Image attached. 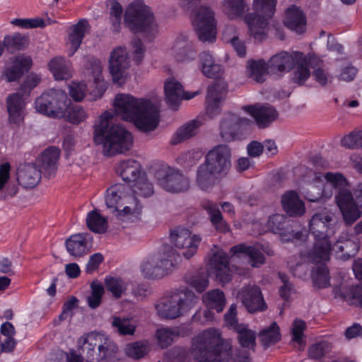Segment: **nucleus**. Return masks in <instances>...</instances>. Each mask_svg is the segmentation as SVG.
<instances>
[{
    "label": "nucleus",
    "mask_w": 362,
    "mask_h": 362,
    "mask_svg": "<svg viewBox=\"0 0 362 362\" xmlns=\"http://www.w3.org/2000/svg\"><path fill=\"white\" fill-rule=\"evenodd\" d=\"M344 298L350 305L362 308V286L358 285L352 286L344 295Z\"/></svg>",
    "instance_id": "nucleus-60"
},
{
    "label": "nucleus",
    "mask_w": 362,
    "mask_h": 362,
    "mask_svg": "<svg viewBox=\"0 0 362 362\" xmlns=\"http://www.w3.org/2000/svg\"><path fill=\"white\" fill-rule=\"evenodd\" d=\"M362 141V132H352L350 134L344 136L341 141V144L343 146L354 149L361 148Z\"/></svg>",
    "instance_id": "nucleus-61"
},
{
    "label": "nucleus",
    "mask_w": 362,
    "mask_h": 362,
    "mask_svg": "<svg viewBox=\"0 0 362 362\" xmlns=\"http://www.w3.org/2000/svg\"><path fill=\"white\" fill-rule=\"evenodd\" d=\"M241 300L249 313H254L267 309L262 291L257 286H248L243 289Z\"/></svg>",
    "instance_id": "nucleus-25"
},
{
    "label": "nucleus",
    "mask_w": 362,
    "mask_h": 362,
    "mask_svg": "<svg viewBox=\"0 0 362 362\" xmlns=\"http://www.w3.org/2000/svg\"><path fill=\"white\" fill-rule=\"evenodd\" d=\"M243 109L255 119L259 128L267 127L278 116L277 111L269 105H245Z\"/></svg>",
    "instance_id": "nucleus-27"
},
{
    "label": "nucleus",
    "mask_w": 362,
    "mask_h": 362,
    "mask_svg": "<svg viewBox=\"0 0 362 362\" xmlns=\"http://www.w3.org/2000/svg\"><path fill=\"white\" fill-rule=\"evenodd\" d=\"M113 114L104 112L93 125V139L102 146L104 155L112 156L129 151L133 144L132 134L119 124L112 123Z\"/></svg>",
    "instance_id": "nucleus-2"
},
{
    "label": "nucleus",
    "mask_w": 362,
    "mask_h": 362,
    "mask_svg": "<svg viewBox=\"0 0 362 362\" xmlns=\"http://www.w3.org/2000/svg\"><path fill=\"white\" fill-rule=\"evenodd\" d=\"M322 61L315 57H307L301 52H296L293 81L298 85H303L310 76L309 67L315 69L319 66Z\"/></svg>",
    "instance_id": "nucleus-20"
},
{
    "label": "nucleus",
    "mask_w": 362,
    "mask_h": 362,
    "mask_svg": "<svg viewBox=\"0 0 362 362\" xmlns=\"http://www.w3.org/2000/svg\"><path fill=\"white\" fill-rule=\"evenodd\" d=\"M222 177L209 168L205 163L201 164L197 170L196 184L203 191L211 189Z\"/></svg>",
    "instance_id": "nucleus-36"
},
{
    "label": "nucleus",
    "mask_w": 362,
    "mask_h": 362,
    "mask_svg": "<svg viewBox=\"0 0 362 362\" xmlns=\"http://www.w3.org/2000/svg\"><path fill=\"white\" fill-rule=\"evenodd\" d=\"M129 188L132 194L136 197V196L148 197L154 192L153 185L148 182L145 174H143Z\"/></svg>",
    "instance_id": "nucleus-46"
},
{
    "label": "nucleus",
    "mask_w": 362,
    "mask_h": 362,
    "mask_svg": "<svg viewBox=\"0 0 362 362\" xmlns=\"http://www.w3.org/2000/svg\"><path fill=\"white\" fill-rule=\"evenodd\" d=\"M78 350L84 355L86 362H116L117 345L110 338L99 333L90 332L78 341Z\"/></svg>",
    "instance_id": "nucleus-5"
},
{
    "label": "nucleus",
    "mask_w": 362,
    "mask_h": 362,
    "mask_svg": "<svg viewBox=\"0 0 362 362\" xmlns=\"http://www.w3.org/2000/svg\"><path fill=\"white\" fill-rule=\"evenodd\" d=\"M198 297L188 289H177L160 298L155 304L157 315L165 320H175L194 306Z\"/></svg>",
    "instance_id": "nucleus-8"
},
{
    "label": "nucleus",
    "mask_w": 362,
    "mask_h": 362,
    "mask_svg": "<svg viewBox=\"0 0 362 362\" xmlns=\"http://www.w3.org/2000/svg\"><path fill=\"white\" fill-rule=\"evenodd\" d=\"M180 335L178 328L162 327L156 330L158 344L161 349L170 346L176 337Z\"/></svg>",
    "instance_id": "nucleus-48"
},
{
    "label": "nucleus",
    "mask_w": 362,
    "mask_h": 362,
    "mask_svg": "<svg viewBox=\"0 0 362 362\" xmlns=\"http://www.w3.org/2000/svg\"><path fill=\"white\" fill-rule=\"evenodd\" d=\"M311 276L314 286L317 288H327L330 285L329 271L325 264L317 267Z\"/></svg>",
    "instance_id": "nucleus-50"
},
{
    "label": "nucleus",
    "mask_w": 362,
    "mask_h": 362,
    "mask_svg": "<svg viewBox=\"0 0 362 362\" xmlns=\"http://www.w3.org/2000/svg\"><path fill=\"white\" fill-rule=\"evenodd\" d=\"M148 344L145 341H138L126 346V354L132 358L140 359L144 357L148 352Z\"/></svg>",
    "instance_id": "nucleus-52"
},
{
    "label": "nucleus",
    "mask_w": 362,
    "mask_h": 362,
    "mask_svg": "<svg viewBox=\"0 0 362 362\" xmlns=\"http://www.w3.org/2000/svg\"><path fill=\"white\" fill-rule=\"evenodd\" d=\"M32 64V59L30 57H17L13 60L12 65L4 70L3 76L8 82L16 81L22 77L24 73L30 69Z\"/></svg>",
    "instance_id": "nucleus-34"
},
{
    "label": "nucleus",
    "mask_w": 362,
    "mask_h": 362,
    "mask_svg": "<svg viewBox=\"0 0 362 362\" xmlns=\"http://www.w3.org/2000/svg\"><path fill=\"white\" fill-rule=\"evenodd\" d=\"M164 91L168 105L173 110H177L182 100H189L198 94V92H185L182 85L170 78L165 83Z\"/></svg>",
    "instance_id": "nucleus-23"
},
{
    "label": "nucleus",
    "mask_w": 362,
    "mask_h": 362,
    "mask_svg": "<svg viewBox=\"0 0 362 362\" xmlns=\"http://www.w3.org/2000/svg\"><path fill=\"white\" fill-rule=\"evenodd\" d=\"M209 264L216 274V281L225 285L232 279L229 267V259L223 251L214 252L210 258Z\"/></svg>",
    "instance_id": "nucleus-24"
},
{
    "label": "nucleus",
    "mask_w": 362,
    "mask_h": 362,
    "mask_svg": "<svg viewBox=\"0 0 362 362\" xmlns=\"http://www.w3.org/2000/svg\"><path fill=\"white\" fill-rule=\"evenodd\" d=\"M335 199L346 225H352L361 216L356 199L348 189H340L335 196Z\"/></svg>",
    "instance_id": "nucleus-19"
},
{
    "label": "nucleus",
    "mask_w": 362,
    "mask_h": 362,
    "mask_svg": "<svg viewBox=\"0 0 362 362\" xmlns=\"http://www.w3.org/2000/svg\"><path fill=\"white\" fill-rule=\"evenodd\" d=\"M325 179L334 188L346 189L349 183L346 177L341 173L327 172L325 174Z\"/></svg>",
    "instance_id": "nucleus-59"
},
{
    "label": "nucleus",
    "mask_w": 362,
    "mask_h": 362,
    "mask_svg": "<svg viewBox=\"0 0 362 362\" xmlns=\"http://www.w3.org/2000/svg\"><path fill=\"white\" fill-rule=\"evenodd\" d=\"M155 177L158 185L170 193L184 192L189 187L188 178L180 170L168 165L156 170Z\"/></svg>",
    "instance_id": "nucleus-15"
},
{
    "label": "nucleus",
    "mask_w": 362,
    "mask_h": 362,
    "mask_svg": "<svg viewBox=\"0 0 362 362\" xmlns=\"http://www.w3.org/2000/svg\"><path fill=\"white\" fill-rule=\"evenodd\" d=\"M107 289L116 298H120L126 290V284L121 278L108 276L105 279Z\"/></svg>",
    "instance_id": "nucleus-54"
},
{
    "label": "nucleus",
    "mask_w": 362,
    "mask_h": 362,
    "mask_svg": "<svg viewBox=\"0 0 362 362\" xmlns=\"http://www.w3.org/2000/svg\"><path fill=\"white\" fill-rule=\"evenodd\" d=\"M48 66L56 80H65L71 77L65 60L62 57L53 58L49 62Z\"/></svg>",
    "instance_id": "nucleus-47"
},
{
    "label": "nucleus",
    "mask_w": 362,
    "mask_h": 362,
    "mask_svg": "<svg viewBox=\"0 0 362 362\" xmlns=\"http://www.w3.org/2000/svg\"><path fill=\"white\" fill-rule=\"evenodd\" d=\"M230 252L233 256L244 254L249 257V264L255 268L260 267L266 261L264 255L255 246L240 243L231 247Z\"/></svg>",
    "instance_id": "nucleus-32"
},
{
    "label": "nucleus",
    "mask_w": 362,
    "mask_h": 362,
    "mask_svg": "<svg viewBox=\"0 0 362 362\" xmlns=\"http://www.w3.org/2000/svg\"><path fill=\"white\" fill-rule=\"evenodd\" d=\"M200 0H184L182 6L194 13L193 25L202 42H214L216 38V21L214 11L208 6H199Z\"/></svg>",
    "instance_id": "nucleus-10"
},
{
    "label": "nucleus",
    "mask_w": 362,
    "mask_h": 362,
    "mask_svg": "<svg viewBox=\"0 0 362 362\" xmlns=\"http://www.w3.org/2000/svg\"><path fill=\"white\" fill-rule=\"evenodd\" d=\"M67 94L60 89H49L35 101V107L39 113L51 118H62L67 107Z\"/></svg>",
    "instance_id": "nucleus-13"
},
{
    "label": "nucleus",
    "mask_w": 362,
    "mask_h": 362,
    "mask_svg": "<svg viewBox=\"0 0 362 362\" xmlns=\"http://www.w3.org/2000/svg\"><path fill=\"white\" fill-rule=\"evenodd\" d=\"M334 247L343 253L344 259H349L355 256L358 250V244L349 239L344 241L337 240Z\"/></svg>",
    "instance_id": "nucleus-55"
},
{
    "label": "nucleus",
    "mask_w": 362,
    "mask_h": 362,
    "mask_svg": "<svg viewBox=\"0 0 362 362\" xmlns=\"http://www.w3.org/2000/svg\"><path fill=\"white\" fill-rule=\"evenodd\" d=\"M88 228L95 233H104L107 229V221L97 210L88 213L86 217Z\"/></svg>",
    "instance_id": "nucleus-43"
},
{
    "label": "nucleus",
    "mask_w": 362,
    "mask_h": 362,
    "mask_svg": "<svg viewBox=\"0 0 362 362\" xmlns=\"http://www.w3.org/2000/svg\"><path fill=\"white\" fill-rule=\"evenodd\" d=\"M230 148L226 144H219L211 149L205 156L204 163L221 177L227 175L231 167Z\"/></svg>",
    "instance_id": "nucleus-16"
},
{
    "label": "nucleus",
    "mask_w": 362,
    "mask_h": 362,
    "mask_svg": "<svg viewBox=\"0 0 362 362\" xmlns=\"http://www.w3.org/2000/svg\"><path fill=\"white\" fill-rule=\"evenodd\" d=\"M112 326L117 328L120 335H133L136 327L132 325L127 320L122 319L119 317H115L112 321Z\"/></svg>",
    "instance_id": "nucleus-58"
},
{
    "label": "nucleus",
    "mask_w": 362,
    "mask_h": 362,
    "mask_svg": "<svg viewBox=\"0 0 362 362\" xmlns=\"http://www.w3.org/2000/svg\"><path fill=\"white\" fill-rule=\"evenodd\" d=\"M238 334V341L245 349L255 351L256 346V333L249 329L247 325H238L235 331Z\"/></svg>",
    "instance_id": "nucleus-42"
},
{
    "label": "nucleus",
    "mask_w": 362,
    "mask_h": 362,
    "mask_svg": "<svg viewBox=\"0 0 362 362\" xmlns=\"http://www.w3.org/2000/svg\"><path fill=\"white\" fill-rule=\"evenodd\" d=\"M202 74L207 78L216 79L207 89L206 97V112L210 118L218 115L221 112V103L227 92V83L220 78L223 74L222 66L215 63L211 54L208 51L199 54Z\"/></svg>",
    "instance_id": "nucleus-4"
},
{
    "label": "nucleus",
    "mask_w": 362,
    "mask_h": 362,
    "mask_svg": "<svg viewBox=\"0 0 362 362\" xmlns=\"http://www.w3.org/2000/svg\"><path fill=\"white\" fill-rule=\"evenodd\" d=\"M306 329L305 322L302 320L296 319L293 322L291 329L292 340L294 342L300 344L304 336V331Z\"/></svg>",
    "instance_id": "nucleus-63"
},
{
    "label": "nucleus",
    "mask_w": 362,
    "mask_h": 362,
    "mask_svg": "<svg viewBox=\"0 0 362 362\" xmlns=\"http://www.w3.org/2000/svg\"><path fill=\"white\" fill-rule=\"evenodd\" d=\"M11 23L25 29L42 28L45 26L44 20L39 17L35 18H15L11 21Z\"/></svg>",
    "instance_id": "nucleus-57"
},
{
    "label": "nucleus",
    "mask_w": 362,
    "mask_h": 362,
    "mask_svg": "<svg viewBox=\"0 0 362 362\" xmlns=\"http://www.w3.org/2000/svg\"><path fill=\"white\" fill-rule=\"evenodd\" d=\"M90 295L87 298L88 305L92 308L95 309L98 308L102 301V298L104 294V287L102 284L97 281H93L90 284Z\"/></svg>",
    "instance_id": "nucleus-53"
},
{
    "label": "nucleus",
    "mask_w": 362,
    "mask_h": 362,
    "mask_svg": "<svg viewBox=\"0 0 362 362\" xmlns=\"http://www.w3.org/2000/svg\"><path fill=\"white\" fill-rule=\"evenodd\" d=\"M25 95L20 92L9 94L6 98L8 120L11 124H19L24 119L25 110Z\"/></svg>",
    "instance_id": "nucleus-26"
},
{
    "label": "nucleus",
    "mask_w": 362,
    "mask_h": 362,
    "mask_svg": "<svg viewBox=\"0 0 362 362\" xmlns=\"http://www.w3.org/2000/svg\"><path fill=\"white\" fill-rule=\"evenodd\" d=\"M191 353L197 362H225L232 355L231 345L214 327L204 330L193 339Z\"/></svg>",
    "instance_id": "nucleus-3"
},
{
    "label": "nucleus",
    "mask_w": 362,
    "mask_h": 362,
    "mask_svg": "<svg viewBox=\"0 0 362 362\" xmlns=\"http://www.w3.org/2000/svg\"><path fill=\"white\" fill-rule=\"evenodd\" d=\"M170 239L175 247L184 250L182 255L187 259L197 252L202 240L199 235H191L189 230L180 227L171 230Z\"/></svg>",
    "instance_id": "nucleus-17"
},
{
    "label": "nucleus",
    "mask_w": 362,
    "mask_h": 362,
    "mask_svg": "<svg viewBox=\"0 0 362 362\" xmlns=\"http://www.w3.org/2000/svg\"><path fill=\"white\" fill-rule=\"evenodd\" d=\"M41 78L37 74H30L26 76L23 83L21 86V93L28 96L32 90H33L40 82Z\"/></svg>",
    "instance_id": "nucleus-62"
},
{
    "label": "nucleus",
    "mask_w": 362,
    "mask_h": 362,
    "mask_svg": "<svg viewBox=\"0 0 362 362\" xmlns=\"http://www.w3.org/2000/svg\"><path fill=\"white\" fill-rule=\"evenodd\" d=\"M43 172L35 165H28L18 173V180L26 188H33L41 180Z\"/></svg>",
    "instance_id": "nucleus-38"
},
{
    "label": "nucleus",
    "mask_w": 362,
    "mask_h": 362,
    "mask_svg": "<svg viewBox=\"0 0 362 362\" xmlns=\"http://www.w3.org/2000/svg\"><path fill=\"white\" fill-rule=\"evenodd\" d=\"M201 122L194 119L187 122L180 127L173 134L170 144L177 145L187 139H190L197 133V129L200 127Z\"/></svg>",
    "instance_id": "nucleus-39"
},
{
    "label": "nucleus",
    "mask_w": 362,
    "mask_h": 362,
    "mask_svg": "<svg viewBox=\"0 0 362 362\" xmlns=\"http://www.w3.org/2000/svg\"><path fill=\"white\" fill-rule=\"evenodd\" d=\"M281 204L284 210L290 216H300L305 211L303 202L293 190L286 192L282 196Z\"/></svg>",
    "instance_id": "nucleus-35"
},
{
    "label": "nucleus",
    "mask_w": 362,
    "mask_h": 362,
    "mask_svg": "<svg viewBox=\"0 0 362 362\" xmlns=\"http://www.w3.org/2000/svg\"><path fill=\"white\" fill-rule=\"evenodd\" d=\"M181 261V255L170 245H163L162 252L141 264L145 278L158 279L166 276Z\"/></svg>",
    "instance_id": "nucleus-11"
},
{
    "label": "nucleus",
    "mask_w": 362,
    "mask_h": 362,
    "mask_svg": "<svg viewBox=\"0 0 362 362\" xmlns=\"http://www.w3.org/2000/svg\"><path fill=\"white\" fill-rule=\"evenodd\" d=\"M267 227L273 233L279 234L281 241L293 242L302 238L301 231L293 230L291 221L283 214H273L267 220Z\"/></svg>",
    "instance_id": "nucleus-18"
},
{
    "label": "nucleus",
    "mask_w": 362,
    "mask_h": 362,
    "mask_svg": "<svg viewBox=\"0 0 362 362\" xmlns=\"http://www.w3.org/2000/svg\"><path fill=\"white\" fill-rule=\"evenodd\" d=\"M140 163L134 159L122 160L116 168V172L130 187L143 174Z\"/></svg>",
    "instance_id": "nucleus-31"
},
{
    "label": "nucleus",
    "mask_w": 362,
    "mask_h": 362,
    "mask_svg": "<svg viewBox=\"0 0 362 362\" xmlns=\"http://www.w3.org/2000/svg\"><path fill=\"white\" fill-rule=\"evenodd\" d=\"M88 27L89 23L88 21L83 18L72 26L71 32L69 34L68 37L71 44L69 56L71 57L78 49Z\"/></svg>",
    "instance_id": "nucleus-37"
},
{
    "label": "nucleus",
    "mask_w": 362,
    "mask_h": 362,
    "mask_svg": "<svg viewBox=\"0 0 362 362\" xmlns=\"http://www.w3.org/2000/svg\"><path fill=\"white\" fill-rule=\"evenodd\" d=\"M223 6L225 13L230 18L233 19L243 15L246 4L245 0H224Z\"/></svg>",
    "instance_id": "nucleus-51"
},
{
    "label": "nucleus",
    "mask_w": 362,
    "mask_h": 362,
    "mask_svg": "<svg viewBox=\"0 0 362 362\" xmlns=\"http://www.w3.org/2000/svg\"><path fill=\"white\" fill-rule=\"evenodd\" d=\"M204 302L209 310H215L217 313H221L226 304L224 293L220 289L209 291L204 296Z\"/></svg>",
    "instance_id": "nucleus-41"
},
{
    "label": "nucleus",
    "mask_w": 362,
    "mask_h": 362,
    "mask_svg": "<svg viewBox=\"0 0 362 362\" xmlns=\"http://www.w3.org/2000/svg\"><path fill=\"white\" fill-rule=\"evenodd\" d=\"M129 66V60L125 47H118L111 52L109 59L110 72L112 80L117 83H123L125 70Z\"/></svg>",
    "instance_id": "nucleus-21"
},
{
    "label": "nucleus",
    "mask_w": 362,
    "mask_h": 362,
    "mask_svg": "<svg viewBox=\"0 0 362 362\" xmlns=\"http://www.w3.org/2000/svg\"><path fill=\"white\" fill-rule=\"evenodd\" d=\"M63 117L71 124H78L87 118V114L81 105H71V100L68 98L67 107Z\"/></svg>",
    "instance_id": "nucleus-49"
},
{
    "label": "nucleus",
    "mask_w": 362,
    "mask_h": 362,
    "mask_svg": "<svg viewBox=\"0 0 362 362\" xmlns=\"http://www.w3.org/2000/svg\"><path fill=\"white\" fill-rule=\"evenodd\" d=\"M224 322L229 328H233L235 331L238 325H243L244 324H238L237 318V306L232 304L227 313L224 315Z\"/></svg>",
    "instance_id": "nucleus-64"
},
{
    "label": "nucleus",
    "mask_w": 362,
    "mask_h": 362,
    "mask_svg": "<svg viewBox=\"0 0 362 362\" xmlns=\"http://www.w3.org/2000/svg\"><path fill=\"white\" fill-rule=\"evenodd\" d=\"M253 126L252 120L229 112L220 122V135L223 140L228 142L242 140L250 133Z\"/></svg>",
    "instance_id": "nucleus-14"
},
{
    "label": "nucleus",
    "mask_w": 362,
    "mask_h": 362,
    "mask_svg": "<svg viewBox=\"0 0 362 362\" xmlns=\"http://www.w3.org/2000/svg\"><path fill=\"white\" fill-rule=\"evenodd\" d=\"M113 105L116 115L124 121L132 122L141 132L153 131L158 125L159 112L149 99L119 93Z\"/></svg>",
    "instance_id": "nucleus-1"
},
{
    "label": "nucleus",
    "mask_w": 362,
    "mask_h": 362,
    "mask_svg": "<svg viewBox=\"0 0 362 362\" xmlns=\"http://www.w3.org/2000/svg\"><path fill=\"white\" fill-rule=\"evenodd\" d=\"M247 68L249 76L258 83H263L266 75L269 74L268 62L264 59H250L247 62Z\"/></svg>",
    "instance_id": "nucleus-40"
},
{
    "label": "nucleus",
    "mask_w": 362,
    "mask_h": 362,
    "mask_svg": "<svg viewBox=\"0 0 362 362\" xmlns=\"http://www.w3.org/2000/svg\"><path fill=\"white\" fill-rule=\"evenodd\" d=\"M259 336L263 346L268 347L281 340L280 328L276 322H273L267 329L262 330Z\"/></svg>",
    "instance_id": "nucleus-45"
},
{
    "label": "nucleus",
    "mask_w": 362,
    "mask_h": 362,
    "mask_svg": "<svg viewBox=\"0 0 362 362\" xmlns=\"http://www.w3.org/2000/svg\"><path fill=\"white\" fill-rule=\"evenodd\" d=\"M332 217L326 213H317L309 222V231L314 237L313 248L308 252V258L315 263L329 261L332 243L328 234Z\"/></svg>",
    "instance_id": "nucleus-7"
},
{
    "label": "nucleus",
    "mask_w": 362,
    "mask_h": 362,
    "mask_svg": "<svg viewBox=\"0 0 362 362\" xmlns=\"http://www.w3.org/2000/svg\"><path fill=\"white\" fill-rule=\"evenodd\" d=\"M284 24L289 30L302 34L306 28V16L299 7L291 5L285 12Z\"/></svg>",
    "instance_id": "nucleus-29"
},
{
    "label": "nucleus",
    "mask_w": 362,
    "mask_h": 362,
    "mask_svg": "<svg viewBox=\"0 0 362 362\" xmlns=\"http://www.w3.org/2000/svg\"><path fill=\"white\" fill-rule=\"evenodd\" d=\"M60 156V149L56 146L47 148L37 158V165L45 175L48 177L54 174L57 168V162Z\"/></svg>",
    "instance_id": "nucleus-30"
},
{
    "label": "nucleus",
    "mask_w": 362,
    "mask_h": 362,
    "mask_svg": "<svg viewBox=\"0 0 362 362\" xmlns=\"http://www.w3.org/2000/svg\"><path fill=\"white\" fill-rule=\"evenodd\" d=\"M294 57L296 52L292 53L281 51L272 56L268 61L269 74L281 75L294 68Z\"/></svg>",
    "instance_id": "nucleus-28"
},
{
    "label": "nucleus",
    "mask_w": 362,
    "mask_h": 362,
    "mask_svg": "<svg viewBox=\"0 0 362 362\" xmlns=\"http://www.w3.org/2000/svg\"><path fill=\"white\" fill-rule=\"evenodd\" d=\"M329 344L327 341H321L315 343L308 348V357L314 360H321L329 352Z\"/></svg>",
    "instance_id": "nucleus-56"
},
{
    "label": "nucleus",
    "mask_w": 362,
    "mask_h": 362,
    "mask_svg": "<svg viewBox=\"0 0 362 362\" xmlns=\"http://www.w3.org/2000/svg\"><path fill=\"white\" fill-rule=\"evenodd\" d=\"M93 237L88 233H79L70 235L65 241L68 253L75 257H81L90 252Z\"/></svg>",
    "instance_id": "nucleus-22"
},
{
    "label": "nucleus",
    "mask_w": 362,
    "mask_h": 362,
    "mask_svg": "<svg viewBox=\"0 0 362 362\" xmlns=\"http://www.w3.org/2000/svg\"><path fill=\"white\" fill-rule=\"evenodd\" d=\"M276 0H254V10L259 13H249L245 16L244 20L247 25L250 35L259 41L263 40L267 34L265 28L268 25V19L275 12Z\"/></svg>",
    "instance_id": "nucleus-12"
},
{
    "label": "nucleus",
    "mask_w": 362,
    "mask_h": 362,
    "mask_svg": "<svg viewBox=\"0 0 362 362\" xmlns=\"http://www.w3.org/2000/svg\"><path fill=\"white\" fill-rule=\"evenodd\" d=\"M124 22L132 33H147L150 35L149 40L153 38L151 35L154 30V16L150 7L142 0H135L131 2L126 8Z\"/></svg>",
    "instance_id": "nucleus-9"
},
{
    "label": "nucleus",
    "mask_w": 362,
    "mask_h": 362,
    "mask_svg": "<svg viewBox=\"0 0 362 362\" xmlns=\"http://www.w3.org/2000/svg\"><path fill=\"white\" fill-rule=\"evenodd\" d=\"M201 205L208 214L211 225L217 232L226 234L230 230L229 225L223 219L216 203L211 200H204Z\"/></svg>",
    "instance_id": "nucleus-33"
},
{
    "label": "nucleus",
    "mask_w": 362,
    "mask_h": 362,
    "mask_svg": "<svg viewBox=\"0 0 362 362\" xmlns=\"http://www.w3.org/2000/svg\"><path fill=\"white\" fill-rule=\"evenodd\" d=\"M28 43V39L27 37L20 33H15L12 35L5 36L2 45L9 52L14 53L16 51L24 49Z\"/></svg>",
    "instance_id": "nucleus-44"
},
{
    "label": "nucleus",
    "mask_w": 362,
    "mask_h": 362,
    "mask_svg": "<svg viewBox=\"0 0 362 362\" xmlns=\"http://www.w3.org/2000/svg\"><path fill=\"white\" fill-rule=\"evenodd\" d=\"M105 203L108 208L117 212V217L122 221L134 222L141 211V205L130 188L125 184L117 183L107 189Z\"/></svg>",
    "instance_id": "nucleus-6"
}]
</instances>
